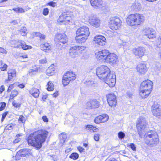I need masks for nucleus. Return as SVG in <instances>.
<instances>
[{"label":"nucleus","mask_w":161,"mask_h":161,"mask_svg":"<svg viewBox=\"0 0 161 161\" xmlns=\"http://www.w3.org/2000/svg\"><path fill=\"white\" fill-rule=\"evenodd\" d=\"M147 125V122L145 117H140L136 122L138 133L140 137H144V142L146 144L151 147H155L159 142L158 135L156 132L152 130L145 133L144 130Z\"/></svg>","instance_id":"f257e3e1"},{"label":"nucleus","mask_w":161,"mask_h":161,"mask_svg":"<svg viewBox=\"0 0 161 161\" xmlns=\"http://www.w3.org/2000/svg\"><path fill=\"white\" fill-rule=\"evenodd\" d=\"M48 132L45 130H39L31 133L27 139L28 144L40 149L42 144L45 142L47 136Z\"/></svg>","instance_id":"f03ea898"},{"label":"nucleus","mask_w":161,"mask_h":161,"mask_svg":"<svg viewBox=\"0 0 161 161\" xmlns=\"http://www.w3.org/2000/svg\"><path fill=\"white\" fill-rule=\"evenodd\" d=\"M98 78L104 81L110 87L114 86L116 83V75L111 71H95Z\"/></svg>","instance_id":"7ed1b4c3"},{"label":"nucleus","mask_w":161,"mask_h":161,"mask_svg":"<svg viewBox=\"0 0 161 161\" xmlns=\"http://www.w3.org/2000/svg\"><path fill=\"white\" fill-rule=\"evenodd\" d=\"M153 87V83L149 80H147L141 83L140 87V94L142 98L147 97L150 94Z\"/></svg>","instance_id":"20e7f679"},{"label":"nucleus","mask_w":161,"mask_h":161,"mask_svg":"<svg viewBox=\"0 0 161 161\" xmlns=\"http://www.w3.org/2000/svg\"><path fill=\"white\" fill-rule=\"evenodd\" d=\"M144 18L142 15L138 14H132L128 16L126 22L130 26L138 25L144 21Z\"/></svg>","instance_id":"39448f33"},{"label":"nucleus","mask_w":161,"mask_h":161,"mask_svg":"<svg viewBox=\"0 0 161 161\" xmlns=\"http://www.w3.org/2000/svg\"><path fill=\"white\" fill-rule=\"evenodd\" d=\"M55 41L57 48L61 50L63 47V45L67 43V36L64 33H57L55 35Z\"/></svg>","instance_id":"423d86ee"},{"label":"nucleus","mask_w":161,"mask_h":161,"mask_svg":"<svg viewBox=\"0 0 161 161\" xmlns=\"http://www.w3.org/2000/svg\"><path fill=\"white\" fill-rule=\"evenodd\" d=\"M86 49V47L82 46H75L71 47L69 50V54L72 58L79 56Z\"/></svg>","instance_id":"0eeeda50"},{"label":"nucleus","mask_w":161,"mask_h":161,"mask_svg":"<svg viewBox=\"0 0 161 161\" xmlns=\"http://www.w3.org/2000/svg\"><path fill=\"white\" fill-rule=\"evenodd\" d=\"M121 23V21L119 18L112 17L110 18L109 22V26L112 30H116L120 26Z\"/></svg>","instance_id":"6e6552de"},{"label":"nucleus","mask_w":161,"mask_h":161,"mask_svg":"<svg viewBox=\"0 0 161 161\" xmlns=\"http://www.w3.org/2000/svg\"><path fill=\"white\" fill-rule=\"evenodd\" d=\"M105 62L114 66L118 62V57L114 53H110Z\"/></svg>","instance_id":"1a4fd4ad"},{"label":"nucleus","mask_w":161,"mask_h":161,"mask_svg":"<svg viewBox=\"0 0 161 161\" xmlns=\"http://www.w3.org/2000/svg\"><path fill=\"white\" fill-rule=\"evenodd\" d=\"M106 97L109 105L111 107H115L117 103L116 96L114 93H111L107 95Z\"/></svg>","instance_id":"9d476101"},{"label":"nucleus","mask_w":161,"mask_h":161,"mask_svg":"<svg viewBox=\"0 0 161 161\" xmlns=\"http://www.w3.org/2000/svg\"><path fill=\"white\" fill-rule=\"evenodd\" d=\"M90 24L96 28L98 27L100 25V20L96 16L91 15L89 17Z\"/></svg>","instance_id":"9b49d317"},{"label":"nucleus","mask_w":161,"mask_h":161,"mask_svg":"<svg viewBox=\"0 0 161 161\" xmlns=\"http://www.w3.org/2000/svg\"><path fill=\"white\" fill-rule=\"evenodd\" d=\"M144 31L145 35L149 39L154 38L156 37V31L152 28H146Z\"/></svg>","instance_id":"f8f14e48"},{"label":"nucleus","mask_w":161,"mask_h":161,"mask_svg":"<svg viewBox=\"0 0 161 161\" xmlns=\"http://www.w3.org/2000/svg\"><path fill=\"white\" fill-rule=\"evenodd\" d=\"M68 12H64L59 17L58 19V22H65L68 23L71 19L70 15L68 14Z\"/></svg>","instance_id":"ddd939ff"},{"label":"nucleus","mask_w":161,"mask_h":161,"mask_svg":"<svg viewBox=\"0 0 161 161\" xmlns=\"http://www.w3.org/2000/svg\"><path fill=\"white\" fill-rule=\"evenodd\" d=\"M109 53L108 50L107 49L103 50L98 52L97 58L99 60L103 59L105 61Z\"/></svg>","instance_id":"4468645a"},{"label":"nucleus","mask_w":161,"mask_h":161,"mask_svg":"<svg viewBox=\"0 0 161 161\" xmlns=\"http://www.w3.org/2000/svg\"><path fill=\"white\" fill-rule=\"evenodd\" d=\"M76 33L79 35L88 37L90 35L89 28L86 26H82L79 28L76 31Z\"/></svg>","instance_id":"2eb2a0df"},{"label":"nucleus","mask_w":161,"mask_h":161,"mask_svg":"<svg viewBox=\"0 0 161 161\" xmlns=\"http://www.w3.org/2000/svg\"><path fill=\"white\" fill-rule=\"evenodd\" d=\"M105 37L101 35H97L94 37V41L96 43L101 46H103L106 43Z\"/></svg>","instance_id":"dca6fc26"},{"label":"nucleus","mask_w":161,"mask_h":161,"mask_svg":"<svg viewBox=\"0 0 161 161\" xmlns=\"http://www.w3.org/2000/svg\"><path fill=\"white\" fill-rule=\"evenodd\" d=\"M108 116L106 114H103L96 117L94 119V122L97 124L103 123L108 119Z\"/></svg>","instance_id":"f3484780"},{"label":"nucleus","mask_w":161,"mask_h":161,"mask_svg":"<svg viewBox=\"0 0 161 161\" xmlns=\"http://www.w3.org/2000/svg\"><path fill=\"white\" fill-rule=\"evenodd\" d=\"M86 106L89 109L96 108L99 107V103L96 99L91 100L87 103Z\"/></svg>","instance_id":"a211bd4d"},{"label":"nucleus","mask_w":161,"mask_h":161,"mask_svg":"<svg viewBox=\"0 0 161 161\" xmlns=\"http://www.w3.org/2000/svg\"><path fill=\"white\" fill-rule=\"evenodd\" d=\"M31 150L28 149H23L20 150L17 153L16 157H25L26 155H29L31 153Z\"/></svg>","instance_id":"6ab92c4d"},{"label":"nucleus","mask_w":161,"mask_h":161,"mask_svg":"<svg viewBox=\"0 0 161 161\" xmlns=\"http://www.w3.org/2000/svg\"><path fill=\"white\" fill-rule=\"evenodd\" d=\"M145 51L146 49L145 48L140 47L135 48L133 52L136 56H138L140 58L144 55Z\"/></svg>","instance_id":"aec40b11"},{"label":"nucleus","mask_w":161,"mask_h":161,"mask_svg":"<svg viewBox=\"0 0 161 161\" xmlns=\"http://www.w3.org/2000/svg\"><path fill=\"white\" fill-rule=\"evenodd\" d=\"M17 48H22L24 50H26L31 49L32 47L31 46L26 45L24 41L19 40Z\"/></svg>","instance_id":"412c9836"},{"label":"nucleus","mask_w":161,"mask_h":161,"mask_svg":"<svg viewBox=\"0 0 161 161\" xmlns=\"http://www.w3.org/2000/svg\"><path fill=\"white\" fill-rule=\"evenodd\" d=\"M141 7L140 3L137 0H135L132 3V5L131 6V10L133 11H138L141 9Z\"/></svg>","instance_id":"4be33fe9"},{"label":"nucleus","mask_w":161,"mask_h":161,"mask_svg":"<svg viewBox=\"0 0 161 161\" xmlns=\"http://www.w3.org/2000/svg\"><path fill=\"white\" fill-rule=\"evenodd\" d=\"M91 4L95 8H99L102 5L103 2L102 0H90Z\"/></svg>","instance_id":"5701e85b"},{"label":"nucleus","mask_w":161,"mask_h":161,"mask_svg":"<svg viewBox=\"0 0 161 161\" xmlns=\"http://www.w3.org/2000/svg\"><path fill=\"white\" fill-rule=\"evenodd\" d=\"M88 37L84 36L82 35H79V34H76L75 39L76 42L78 43H82L84 42L88 38Z\"/></svg>","instance_id":"b1692460"},{"label":"nucleus","mask_w":161,"mask_h":161,"mask_svg":"<svg viewBox=\"0 0 161 161\" xmlns=\"http://www.w3.org/2000/svg\"><path fill=\"white\" fill-rule=\"evenodd\" d=\"M64 75L69 79H71V81L75 80L76 76L75 74L74 73L73 71H67Z\"/></svg>","instance_id":"393cba45"},{"label":"nucleus","mask_w":161,"mask_h":161,"mask_svg":"<svg viewBox=\"0 0 161 161\" xmlns=\"http://www.w3.org/2000/svg\"><path fill=\"white\" fill-rule=\"evenodd\" d=\"M40 47L42 50L47 52L50 49L51 46L49 43L46 42L41 44Z\"/></svg>","instance_id":"a878e982"},{"label":"nucleus","mask_w":161,"mask_h":161,"mask_svg":"<svg viewBox=\"0 0 161 161\" xmlns=\"http://www.w3.org/2000/svg\"><path fill=\"white\" fill-rule=\"evenodd\" d=\"M159 105L157 103H154L152 107V111L153 114L154 115H157L158 114L156 113V110L161 109Z\"/></svg>","instance_id":"bb28decb"},{"label":"nucleus","mask_w":161,"mask_h":161,"mask_svg":"<svg viewBox=\"0 0 161 161\" xmlns=\"http://www.w3.org/2000/svg\"><path fill=\"white\" fill-rule=\"evenodd\" d=\"M29 93L34 97L37 98L39 96V91L38 89L33 88L29 91Z\"/></svg>","instance_id":"cd10ccee"},{"label":"nucleus","mask_w":161,"mask_h":161,"mask_svg":"<svg viewBox=\"0 0 161 161\" xmlns=\"http://www.w3.org/2000/svg\"><path fill=\"white\" fill-rule=\"evenodd\" d=\"M8 79L5 81L7 83L8 82V80H11L13 78H15L16 75L15 71H8Z\"/></svg>","instance_id":"c85d7f7f"},{"label":"nucleus","mask_w":161,"mask_h":161,"mask_svg":"<svg viewBox=\"0 0 161 161\" xmlns=\"http://www.w3.org/2000/svg\"><path fill=\"white\" fill-rule=\"evenodd\" d=\"M136 69L137 70H146L147 68L145 63H141L137 64Z\"/></svg>","instance_id":"c756f323"},{"label":"nucleus","mask_w":161,"mask_h":161,"mask_svg":"<svg viewBox=\"0 0 161 161\" xmlns=\"http://www.w3.org/2000/svg\"><path fill=\"white\" fill-rule=\"evenodd\" d=\"M59 137L60 138V143L62 145L64 143L66 139V135L65 133H63L59 135Z\"/></svg>","instance_id":"7c9ffc66"},{"label":"nucleus","mask_w":161,"mask_h":161,"mask_svg":"<svg viewBox=\"0 0 161 161\" xmlns=\"http://www.w3.org/2000/svg\"><path fill=\"white\" fill-rule=\"evenodd\" d=\"M71 81V79H69L64 75L62 79V82L64 86L68 85Z\"/></svg>","instance_id":"2f4dec72"},{"label":"nucleus","mask_w":161,"mask_h":161,"mask_svg":"<svg viewBox=\"0 0 161 161\" xmlns=\"http://www.w3.org/2000/svg\"><path fill=\"white\" fill-rule=\"evenodd\" d=\"M12 10L17 13H22L25 12L24 9L19 7L13 8H12Z\"/></svg>","instance_id":"473e14b6"},{"label":"nucleus","mask_w":161,"mask_h":161,"mask_svg":"<svg viewBox=\"0 0 161 161\" xmlns=\"http://www.w3.org/2000/svg\"><path fill=\"white\" fill-rule=\"evenodd\" d=\"M110 70L108 67L105 65H102L97 67L96 68V70Z\"/></svg>","instance_id":"72a5a7b5"},{"label":"nucleus","mask_w":161,"mask_h":161,"mask_svg":"<svg viewBox=\"0 0 161 161\" xmlns=\"http://www.w3.org/2000/svg\"><path fill=\"white\" fill-rule=\"evenodd\" d=\"M18 94V92L17 90L15 89L13 90L10 95V98H13L14 97L16 96Z\"/></svg>","instance_id":"f704fd0d"},{"label":"nucleus","mask_w":161,"mask_h":161,"mask_svg":"<svg viewBox=\"0 0 161 161\" xmlns=\"http://www.w3.org/2000/svg\"><path fill=\"white\" fill-rule=\"evenodd\" d=\"M79 155L76 153H72L69 156V158L74 160H76L78 158Z\"/></svg>","instance_id":"c9c22d12"},{"label":"nucleus","mask_w":161,"mask_h":161,"mask_svg":"<svg viewBox=\"0 0 161 161\" xmlns=\"http://www.w3.org/2000/svg\"><path fill=\"white\" fill-rule=\"evenodd\" d=\"M48 87L47 88L48 91H52L54 89V85L53 83L51 82H48L47 83Z\"/></svg>","instance_id":"e433bc0d"},{"label":"nucleus","mask_w":161,"mask_h":161,"mask_svg":"<svg viewBox=\"0 0 161 161\" xmlns=\"http://www.w3.org/2000/svg\"><path fill=\"white\" fill-rule=\"evenodd\" d=\"M0 64L1 65V66L0 67L1 70H7L8 65L6 64L3 63L2 61L1 62Z\"/></svg>","instance_id":"4c0bfd02"},{"label":"nucleus","mask_w":161,"mask_h":161,"mask_svg":"<svg viewBox=\"0 0 161 161\" xmlns=\"http://www.w3.org/2000/svg\"><path fill=\"white\" fill-rule=\"evenodd\" d=\"M20 31L21 32V34L22 36H25L26 34V32L27 31V29L25 27H22L20 29Z\"/></svg>","instance_id":"58836bf2"},{"label":"nucleus","mask_w":161,"mask_h":161,"mask_svg":"<svg viewBox=\"0 0 161 161\" xmlns=\"http://www.w3.org/2000/svg\"><path fill=\"white\" fill-rule=\"evenodd\" d=\"M156 45L157 47L161 48V36L158 37L156 42Z\"/></svg>","instance_id":"ea45409f"},{"label":"nucleus","mask_w":161,"mask_h":161,"mask_svg":"<svg viewBox=\"0 0 161 161\" xmlns=\"http://www.w3.org/2000/svg\"><path fill=\"white\" fill-rule=\"evenodd\" d=\"M19 40H14L11 42V44L12 47H17L18 43Z\"/></svg>","instance_id":"a19ab883"},{"label":"nucleus","mask_w":161,"mask_h":161,"mask_svg":"<svg viewBox=\"0 0 161 161\" xmlns=\"http://www.w3.org/2000/svg\"><path fill=\"white\" fill-rule=\"evenodd\" d=\"M118 136L119 139H122L124 137L125 134L124 132L120 131L118 133Z\"/></svg>","instance_id":"79ce46f5"},{"label":"nucleus","mask_w":161,"mask_h":161,"mask_svg":"<svg viewBox=\"0 0 161 161\" xmlns=\"http://www.w3.org/2000/svg\"><path fill=\"white\" fill-rule=\"evenodd\" d=\"M49 13V9L47 8H45L43 9L42 14L46 16Z\"/></svg>","instance_id":"37998d69"},{"label":"nucleus","mask_w":161,"mask_h":161,"mask_svg":"<svg viewBox=\"0 0 161 161\" xmlns=\"http://www.w3.org/2000/svg\"><path fill=\"white\" fill-rule=\"evenodd\" d=\"M87 85H88L89 86H91L92 87H94L95 86V83H94L93 81L89 80L87 82Z\"/></svg>","instance_id":"c03bdc74"},{"label":"nucleus","mask_w":161,"mask_h":161,"mask_svg":"<svg viewBox=\"0 0 161 161\" xmlns=\"http://www.w3.org/2000/svg\"><path fill=\"white\" fill-rule=\"evenodd\" d=\"M39 36L40 38V41L41 42H43L44 41V40L45 39L46 37L45 36L40 33H39Z\"/></svg>","instance_id":"a18cd8bd"},{"label":"nucleus","mask_w":161,"mask_h":161,"mask_svg":"<svg viewBox=\"0 0 161 161\" xmlns=\"http://www.w3.org/2000/svg\"><path fill=\"white\" fill-rule=\"evenodd\" d=\"M94 126L90 125H87L86 126V129L87 130L92 131V130L93 129Z\"/></svg>","instance_id":"49530a36"},{"label":"nucleus","mask_w":161,"mask_h":161,"mask_svg":"<svg viewBox=\"0 0 161 161\" xmlns=\"http://www.w3.org/2000/svg\"><path fill=\"white\" fill-rule=\"evenodd\" d=\"M128 145L131 148V149L134 151H136V147L134 143H130L128 144Z\"/></svg>","instance_id":"de8ad7c7"},{"label":"nucleus","mask_w":161,"mask_h":161,"mask_svg":"<svg viewBox=\"0 0 161 161\" xmlns=\"http://www.w3.org/2000/svg\"><path fill=\"white\" fill-rule=\"evenodd\" d=\"M47 5L54 7L57 5V4L56 2H54L53 1H51L47 3Z\"/></svg>","instance_id":"09e8293b"},{"label":"nucleus","mask_w":161,"mask_h":161,"mask_svg":"<svg viewBox=\"0 0 161 161\" xmlns=\"http://www.w3.org/2000/svg\"><path fill=\"white\" fill-rule=\"evenodd\" d=\"M19 121L22 123L25 122V118L23 115H20L19 119Z\"/></svg>","instance_id":"8fccbe9b"},{"label":"nucleus","mask_w":161,"mask_h":161,"mask_svg":"<svg viewBox=\"0 0 161 161\" xmlns=\"http://www.w3.org/2000/svg\"><path fill=\"white\" fill-rule=\"evenodd\" d=\"M1 105L0 107V111L3 110L6 106V103L5 102H2L1 103Z\"/></svg>","instance_id":"3c124183"},{"label":"nucleus","mask_w":161,"mask_h":161,"mask_svg":"<svg viewBox=\"0 0 161 161\" xmlns=\"http://www.w3.org/2000/svg\"><path fill=\"white\" fill-rule=\"evenodd\" d=\"M8 114V112H6L3 113V114H2V117L1 119V121L3 122L4 120V119H5L6 116Z\"/></svg>","instance_id":"603ef678"},{"label":"nucleus","mask_w":161,"mask_h":161,"mask_svg":"<svg viewBox=\"0 0 161 161\" xmlns=\"http://www.w3.org/2000/svg\"><path fill=\"white\" fill-rule=\"evenodd\" d=\"M156 113H157V114H158L157 115L154 116L158 118H159V117L161 116V109L157 110H156Z\"/></svg>","instance_id":"864d4df0"},{"label":"nucleus","mask_w":161,"mask_h":161,"mask_svg":"<svg viewBox=\"0 0 161 161\" xmlns=\"http://www.w3.org/2000/svg\"><path fill=\"white\" fill-rule=\"evenodd\" d=\"M14 84H11L9 86L7 90L8 92H9L11 91V90L14 88Z\"/></svg>","instance_id":"5fc2aeb1"},{"label":"nucleus","mask_w":161,"mask_h":161,"mask_svg":"<svg viewBox=\"0 0 161 161\" xmlns=\"http://www.w3.org/2000/svg\"><path fill=\"white\" fill-rule=\"evenodd\" d=\"M46 74L48 76L53 75H54V72L51 71H46Z\"/></svg>","instance_id":"6e6d98bb"},{"label":"nucleus","mask_w":161,"mask_h":161,"mask_svg":"<svg viewBox=\"0 0 161 161\" xmlns=\"http://www.w3.org/2000/svg\"><path fill=\"white\" fill-rule=\"evenodd\" d=\"M99 135L98 134H96L94 135V138L95 141H98L99 140Z\"/></svg>","instance_id":"4d7b16f0"},{"label":"nucleus","mask_w":161,"mask_h":161,"mask_svg":"<svg viewBox=\"0 0 161 161\" xmlns=\"http://www.w3.org/2000/svg\"><path fill=\"white\" fill-rule=\"evenodd\" d=\"M54 64H53L50 65L48 68V69L49 70H51L52 69V70H55V69H56L55 68H54Z\"/></svg>","instance_id":"13d9d810"},{"label":"nucleus","mask_w":161,"mask_h":161,"mask_svg":"<svg viewBox=\"0 0 161 161\" xmlns=\"http://www.w3.org/2000/svg\"><path fill=\"white\" fill-rule=\"evenodd\" d=\"M78 150L81 153L85 151V149L82 147L79 146L77 147Z\"/></svg>","instance_id":"bf43d9fd"},{"label":"nucleus","mask_w":161,"mask_h":161,"mask_svg":"<svg viewBox=\"0 0 161 161\" xmlns=\"http://www.w3.org/2000/svg\"><path fill=\"white\" fill-rule=\"evenodd\" d=\"M0 52L3 54H6L7 53L6 51L3 48L0 47Z\"/></svg>","instance_id":"052dcab7"},{"label":"nucleus","mask_w":161,"mask_h":161,"mask_svg":"<svg viewBox=\"0 0 161 161\" xmlns=\"http://www.w3.org/2000/svg\"><path fill=\"white\" fill-rule=\"evenodd\" d=\"M8 0H1L0 1V7H3L5 6V5L3 3L7 1Z\"/></svg>","instance_id":"680f3d73"},{"label":"nucleus","mask_w":161,"mask_h":161,"mask_svg":"<svg viewBox=\"0 0 161 161\" xmlns=\"http://www.w3.org/2000/svg\"><path fill=\"white\" fill-rule=\"evenodd\" d=\"M36 71H31L29 73V75L30 76H32L36 74Z\"/></svg>","instance_id":"e2e57ef3"},{"label":"nucleus","mask_w":161,"mask_h":161,"mask_svg":"<svg viewBox=\"0 0 161 161\" xmlns=\"http://www.w3.org/2000/svg\"><path fill=\"white\" fill-rule=\"evenodd\" d=\"M42 119L45 122H47L48 121V118L46 116H43L42 117Z\"/></svg>","instance_id":"0e129e2a"},{"label":"nucleus","mask_w":161,"mask_h":161,"mask_svg":"<svg viewBox=\"0 0 161 161\" xmlns=\"http://www.w3.org/2000/svg\"><path fill=\"white\" fill-rule=\"evenodd\" d=\"M39 62L40 63L43 64L46 63L47 62V60L46 58H44L40 60Z\"/></svg>","instance_id":"69168bd1"},{"label":"nucleus","mask_w":161,"mask_h":161,"mask_svg":"<svg viewBox=\"0 0 161 161\" xmlns=\"http://www.w3.org/2000/svg\"><path fill=\"white\" fill-rule=\"evenodd\" d=\"M4 90V88L3 86H2L0 88V94L2 93V92Z\"/></svg>","instance_id":"338daca9"},{"label":"nucleus","mask_w":161,"mask_h":161,"mask_svg":"<svg viewBox=\"0 0 161 161\" xmlns=\"http://www.w3.org/2000/svg\"><path fill=\"white\" fill-rule=\"evenodd\" d=\"M107 161H117V160L114 158H110L109 159H108Z\"/></svg>","instance_id":"774afa93"}]
</instances>
